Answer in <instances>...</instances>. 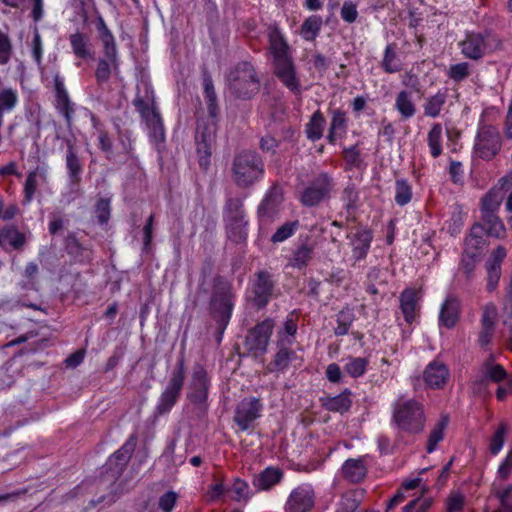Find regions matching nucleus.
Masks as SVG:
<instances>
[{"label":"nucleus","instance_id":"nucleus-60","mask_svg":"<svg viewBox=\"0 0 512 512\" xmlns=\"http://www.w3.org/2000/svg\"><path fill=\"white\" fill-rule=\"evenodd\" d=\"M96 27H97V30L99 33V38H100L101 42L103 43V46L109 45V44H112L115 42V38H114L112 32L110 31V29L107 27L102 16H98L97 22H96Z\"/></svg>","mask_w":512,"mask_h":512},{"label":"nucleus","instance_id":"nucleus-7","mask_svg":"<svg viewBox=\"0 0 512 512\" xmlns=\"http://www.w3.org/2000/svg\"><path fill=\"white\" fill-rule=\"evenodd\" d=\"M333 188L332 179L326 173L318 175L302 192L300 201L312 207L327 198Z\"/></svg>","mask_w":512,"mask_h":512},{"label":"nucleus","instance_id":"nucleus-59","mask_svg":"<svg viewBox=\"0 0 512 512\" xmlns=\"http://www.w3.org/2000/svg\"><path fill=\"white\" fill-rule=\"evenodd\" d=\"M134 106L136 107V110L141 114L145 122L151 118L155 119V116L159 114L153 105L145 102L140 98L134 100Z\"/></svg>","mask_w":512,"mask_h":512},{"label":"nucleus","instance_id":"nucleus-40","mask_svg":"<svg viewBox=\"0 0 512 512\" xmlns=\"http://www.w3.org/2000/svg\"><path fill=\"white\" fill-rule=\"evenodd\" d=\"M19 102V95L16 89L4 87L0 90V113L12 112Z\"/></svg>","mask_w":512,"mask_h":512},{"label":"nucleus","instance_id":"nucleus-55","mask_svg":"<svg viewBox=\"0 0 512 512\" xmlns=\"http://www.w3.org/2000/svg\"><path fill=\"white\" fill-rule=\"evenodd\" d=\"M280 349L277 352L274 365L277 369L283 370L289 366V364L296 359V354L293 350L287 348L286 346H279Z\"/></svg>","mask_w":512,"mask_h":512},{"label":"nucleus","instance_id":"nucleus-56","mask_svg":"<svg viewBox=\"0 0 512 512\" xmlns=\"http://www.w3.org/2000/svg\"><path fill=\"white\" fill-rule=\"evenodd\" d=\"M506 433V425L500 424L490 440L489 450L492 455H497L502 450Z\"/></svg>","mask_w":512,"mask_h":512},{"label":"nucleus","instance_id":"nucleus-24","mask_svg":"<svg viewBox=\"0 0 512 512\" xmlns=\"http://www.w3.org/2000/svg\"><path fill=\"white\" fill-rule=\"evenodd\" d=\"M399 300L405 321L412 324L416 321L419 311L417 292L414 289H405L400 294Z\"/></svg>","mask_w":512,"mask_h":512},{"label":"nucleus","instance_id":"nucleus-20","mask_svg":"<svg viewBox=\"0 0 512 512\" xmlns=\"http://www.w3.org/2000/svg\"><path fill=\"white\" fill-rule=\"evenodd\" d=\"M460 315V302L454 296H448L441 305L439 314V326L453 328L458 322Z\"/></svg>","mask_w":512,"mask_h":512},{"label":"nucleus","instance_id":"nucleus-43","mask_svg":"<svg viewBox=\"0 0 512 512\" xmlns=\"http://www.w3.org/2000/svg\"><path fill=\"white\" fill-rule=\"evenodd\" d=\"M69 40H70L72 50L78 58L85 59V58L89 57V55H90L89 47H88L89 40L84 34L79 33V32L71 34L69 37Z\"/></svg>","mask_w":512,"mask_h":512},{"label":"nucleus","instance_id":"nucleus-19","mask_svg":"<svg viewBox=\"0 0 512 512\" xmlns=\"http://www.w3.org/2000/svg\"><path fill=\"white\" fill-rule=\"evenodd\" d=\"M65 164L69 182L78 185L81 181L83 166L80 161L77 149L72 141H67Z\"/></svg>","mask_w":512,"mask_h":512},{"label":"nucleus","instance_id":"nucleus-10","mask_svg":"<svg viewBox=\"0 0 512 512\" xmlns=\"http://www.w3.org/2000/svg\"><path fill=\"white\" fill-rule=\"evenodd\" d=\"M314 490L310 485L303 484L292 490L285 508L287 512H308L314 505Z\"/></svg>","mask_w":512,"mask_h":512},{"label":"nucleus","instance_id":"nucleus-9","mask_svg":"<svg viewBox=\"0 0 512 512\" xmlns=\"http://www.w3.org/2000/svg\"><path fill=\"white\" fill-rule=\"evenodd\" d=\"M262 409L263 406L258 398H244L236 407L234 421L242 431H246L261 416Z\"/></svg>","mask_w":512,"mask_h":512},{"label":"nucleus","instance_id":"nucleus-61","mask_svg":"<svg viewBox=\"0 0 512 512\" xmlns=\"http://www.w3.org/2000/svg\"><path fill=\"white\" fill-rule=\"evenodd\" d=\"M340 16L347 23L355 22L358 17L357 5L352 1H345L341 7Z\"/></svg>","mask_w":512,"mask_h":512},{"label":"nucleus","instance_id":"nucleus-36","mask_svg":"<svg viewBox=\"0 0 512 512\" xmlns=\"http://www.w3.org/2000/svg\"><path fill=\"white\" fill-rule=\"evenodd\" d=\"M442 135V125L440 123L433 124L427 135V144L433 158H437L442 154Z\"/></svg>","mask_w":512,"mask_h":512},{"label":"nucleus","instance_id":"nucleus-41","mask_svg":"<svg viewBox=\"0 0 512 512\" xmlns=\"http://www.w3.org/2000/svg\"><path fill=\"white\" fill-rule=\"evenodd\" d=\"M313 247L303 244L298 247L289 260V265L294 268H304L312 259Z\"/></svg>","mask_w":512,"mask_h":512},{"label":"nucleus","instance_id":"nucleus-44","mask_svg":"<svg viewBox=\"0 0 512 512\" xmlns=\"http://www.w3.org/2000/svg\"><path fill=\"white\" fill-rule=\"evenodd\" d=\"M296 332V321L293 318H288L284 323L283 329L278 332V346L292 345L295 341Z\"/></svg>","mask_w":512,"mask_h":512},{"label":"nucleus","instance_id":"nucleus-1","mask_svg":"<svg viewBox=\"0 0 512 512\" xmlns=\"http://www.w3.org/2000/svg\"><path fill=\"white\" fill-rule=\"evenodd\" d=\"M392 422L396 427L409 434L421 433L426 424V415L423 403L399 396L392 403Z\"/></svg>","mask_w":512,"mask_h":512},{"label":"nucleus","instance_id":"nucleus-35","mask_svg":"<svg viewBox=\"0 0 512 512\" xmlns=\"http://www.w3.org/2000/svg\"><path fill=\"white\" fill-rule=\"evenodd\" d=\"M481 372L483 375V379L480 381L481 384H484L487 380L498 383L504 380L507 376L503 366L500 364H494L491 359L483 363Z\"/></svg>","mask_w":512,"mask_h":512},{"label":"nucleus","instance_id":"nucleus-57","mask_svg":"<svg viewBox=\"0 0 512 512\" xmlns=\"http://www.w3.org/2000/svg\"><path fill=\"white\" fill-rule=\"evenodd\" d=\"M299 222L298 221H292L287 222L283 224L281 227H279L276 232L272 235L271 240L274 243L283 242L289 237H291L296 229L298 228Z\"/></svg>","mask_w":512,"mask_h":512},{"label":"nucleus","instance_id":"nucleus-28","mask_svg":"<svg viewBox=\"0 0 512 512\" xmlns=\"http://www.w3.org/2000/svg\"><path fill=\"white\" fill-rule=\"evenodd\" d=\"M394 108L403 119L412 118L416 113L412 93L407 90L400 91L395 98Z\"/></svg>","mask_w":512,"mask_h":512},{"label":"nucleus","instance_id":"nucleus-58","mask_svg":"<svg viewBox=\"0 0 512 512\" xmlns=\"http://www.w3.org/2000/svg\"><path fill=\"white\" fill-rule=\"evenodd\" d=\"M179 496L175 491H168L159 497L158 506L162 512H172Z\"/></svg>","mask_w":512,"mask_h":512},{"label":"nucleus","instance_id":"nucleus-46","mask_svg":"<svg viewBox=\"0 0 512 512\" xmlns=\"http://www.w3.org/2000/svg\"><path fill=\"white\" fill-rule=\"evenodd\" d=\"M84 111L90 116L92 125L97 131L99 148L105 152L111 151L112 141L110 140L107 132L103 129L100 121L89 110L84 109Z\"/></svg>","mask_w":512,"mask_h":512},{"label":"nucleus","instance_id":"nucleus-53","mask_svg":"<svg viewBox=\"0 0 512 512\" xmlns=\"http://www.w3.org/2000/svg\"><path fill=\"white\" fill-rule=\"evenodd\" d=\"M13 45L7 32L0 29V65H6L11 60Z\"/></svg>","mask_w":512,"mask_h":512},{"label":"nucleus","instance_id":"nucleus-11","mask_svg":"<svg viewBox=\"0 0 512 512\" xmlns=\"http://www.w3.org/2000/svg\"><path fill=\"white\" fill-rule=\"evenodd\" d=\"M273 284L269 273L261 271L257 273L252 284L249 299L258 309L263 308L269 302L272 294Z\"/></svg>","mask_w":512,"mask_h":512},{"label":"nucleus","instance_id":"nucleus-3","mask_svg":"<svg viewBox=\"0 0 512 512\" xmlns=\"http://www.w3.org/2000/svg\"><path fill=\"white\" fill-rule=\"evenodd\" d=\"M230 91L241 99H250L258 93L260 82L249 62L237 64L227 76Z\"/></svg>","mask_w":512,"mask_h":512},{"label":"nucleus","instance_id":"nucleus-14","mask_svg":"<svg viewBox=\"0 0 512 512\" xmlns=\"http://www.w3.org/2000/svg\"><path fill=\"white\" fill-rule=\"evenodd\" d=\"M274 73L281 83L295 94H300V80L292 58L274 64Z\"/></svg>","mask_w":512,"mask_h":512},{"label":"nucleus","instance_id":"nucleus-37","mask_svg":"<svg viewBox=\"0 0 512 512\" xmlns=\"http://www.w3.org/2000/svg\"><path fill=\"white\" fill-rule=\"evenodd\" d=\"M24 242V235L14 227L3 229L0 232V245L5 249H17L21 247Z\"/></svg>","mask_w":512,"mask_h":512},{"label":"nucleus","instance_id":"nucleus-34","mask_svg":"<svg viewBox=\"0 0 512 512\" xmlns=\"http://www.w3.org/2000/svg\"><path fill=\"white\" fill-rule=\"evenodd\" d=\"M349 395L350 391L345 390L339 395L325 398L323 400V405L329 411L343 413L347 411L351 406V399Z\"/></svg>","mask_w":512,"mask_h":512},{"label":"nucleus","instance_id":"nucleus-39","mask_svg":"<svg viewBox=\"0 0 512 512\" xmlns=\"http://www.w3.org/2000/svg\"><path fill=\"white\" fill-rule=\"evenodd\" d=\"M369 365L368 358L365 357H348L343 366L347 375L352 378H359L363 376Z\"/></svg>","mask_w":512,"mask_h":512},{"label":"nucleus","instance_id":"nucleus-18","mask_svg":"<svg viewBox=\"0 0 512 512\" xmlns=\"http://www.w3.org/2000/svg\"><path fill=\"white\" fill-rule=\"evenodd\" d=\"M449 377L450 374L447 366L437 360L430 362L424 371V381L433 389L443 388Z\"/></svg>","mask_w":512,"mask_h":512},{"label":"nucleus","instance_id":"nucleus-12","mask_svg":"<svg viewBox=\"0 0 512 512\" xmlns=\"http://www.w3.org/2000/svg\"><path fill=\"white\" fill-rule=\"evenodd\" d=\"M50 167L48 163L41 162L35 169L30 171L24 183V199L25 202L30 203L39 187L48 183Z\"/></svg>","mask_w":512,"mask_h":512},{"label":"nucleus","instance_id":"nucleus-31","mask_svg":"<svg viewBox=\"0 0 512 512\" xmlns=\"http://www.w3.org/2000/svg\"><path fill=\"white\" fill-rule=\"evenodd\" d=\"M449 418L447 415H442L440 419L435 423L430 431L426 450L428 453L435 451L439 442L444 438L445 430L448 426Z\"/></svg>","mask_w":512,"mask_h":512},{"label":"nucleus","instance_id":"nucleus-51","mask_svg":"<svg viewBox=\"0 0 512 512\" xmlns=\"http://www.w3.org/2000/svg\"><path fill=\"white\" fill-rule=\"evenodd\" d=\"M149 130H150V138L154 143H162L165 139L164 126L162 123V119L160 114L155 116V119H149L146 121Z\"/></svg>","mask_w":512,"mask_h":512},{"label":"nucleus","instance_id":"nucleus-8","mask_svg":"<svg viewBox=\"0 0 512 512\" xmlns=\"http://www.w3.org/2000/svg\"><path fill=\"white\" fill-rule=\"evenodd\" d=\"M462 55L471 60H480L492 50L490 38L481 33H467L458 43Z\"/></svg>","mask_w":512,"mask_h":512},{"label":"nucleus","instance_id":"nucleus-5","mask_svg":"<svg viewBox=\"0 0 512 512\" xmlns=\"http://www.w3.org/2000/svg\"><path fill=\"white\" fill-rule=\"evenodd\" d=\"M500 148L501 136L498 129L492 125H480L474 145L475 154L484 160H489L499 152Z\"/></svg>","mask_w":512,"mask_h":512},{"label":"nucleus","instance_id":"nucleus-42","mask_svg":"<svg viewBox=\"0 0 512 512\" xmlns=\"http://www.w3.org/2000/svg\"><path fill=\"white\" fill-rule=\"evenodd\" d=\"M412 187L404 179H397L395 182V195L394 200L397 205L405 206L412 199Z\"/></svg>","mask_w":512,"mask_h":512},{"label":"nucleus","instance_id":"nucleus-63","mask_svg":"<svg viewBox=\"0 0 512 512\" xmlns=\"http://www.w3.org/2000/svg\"><path fill=\"white\" fill-rule=\"evenodd\" d=\"M343 153L344 159L349 165L359 167L360 164L362 163V159L360 157V152L357 148V145L345 147L343 149Z\"/></svg>","mask_w":512,"mask_h":512},{"label":"nucleus","instance_id":"nucleus-23","mask_svg":"<svg viewBox=\"0 0 512 512\" xmlns=\"http://www.w3.org/2000/svg\"><path fill=\"white\" fill-rule=\"evenodd\" d=\"M268 38L274 64L291 58L289 46L284 39L283 34L277 28L270 29Z\"/></svg>","mask_w":512,"mask_h":512},{"label":"nucleus","instance_id":"nucleus-30","mask_svg":"<svg viewBox=\"0 0 512 512\" xmlns=\"http://www.w3.org/2000/svg\"><path fill=\"white\" fill-rule=\"evenodd\" d=\"M446 100L447 92L445 90H439L436 94L429 96L423 105L425 116L431 118L438 117Z\"/></svg>","mask_w":512,"mask_h":512},{"label":"nucleus","instance_id":"nucleus-21","mask_svg":"<svg viewBox=\"0 0 512 512\" xmlns=\"http://www.w3.org/2000/svg\"><path fill=\"white\" fill-rule=\"evenodd\" d=\"M484 227L477 223L472 226L470 234L466 237L464 242V251L466 255L471 257H480L483 251V248L486 245L484 239Z\"/></svg>","mask_w":512,"mask_h":512},{"label":"nucleus","instance_id":"nucleus-13","mask_svg":"<svg viewBox=\"0 0 512 512\" xmlns=\"http://www.w3.org/2000/svg\"><path fill=\"white\" fill-rule=\"evenodd\" d=\"M136 446V438L131 436L120 449H118L107 461L106 469L111 471L112 477L120 476L124 466L129 461Z\"/></svg>","mask_w":512,"mask_h":512},{"label":"nucleus","instance_id":"nucleus-49","mask_svg":"<svg viewBox=\"0 0 512 512\" xmlns=\"http://www.w3.org/2000/svg\"><path fill=\"white\" fill-rule=\"evenodd\" d=\"M354 320V314L350 309H343L337 315V326L334 329V333L337 336L346 335L349 328Z\"/></svg>","mask_w":512,"mask_h":512},{"label":"nucleus","instance_id":"nucleus-26","mask_svg":"<svg viewBox=\"0 0 512 512\" xmlns=\"http://www.w3.org/2000/svg\"><path fill=\"white\" fill-rule=\"evenodd\" d=\"M497 310L494 306H486L482 315V330L479 334V345L481 347L487 346L494 335V328L496 323Z\"/></svg>","mask_w":512,"mask_h":512},{"label":"nucleus","instance_id":"nucleus-45","mask_svg":"<svg viewBox=\"0 0 512 512\" xmlns=\"http://www.w3.org/2000/svg\"><path fill=\"white\" fill-rule=\"evenodd\" d=\"M230 491L233 493L232 498L235 501H248L254 495L247 481L236 478L234 479Z\"/></svg>","mask_w":512,"mask_h":512},{"label":"nucleus","instance_id":"nucleus-15","mask_svg":"<svg viewBox=\"0 0 512 512\" xmlns=\"http://www.w3.org/2000/svg\"><path fill=\"white\" fill-rule=\"evenodd\" d=\"M274 322L271 319H265L257 324L249 333L247 342L250 349L256 351H266L272 331Z\"/></svg>","mask_w":512,"mask_h":512},{"label":"nucleus","instance_id":"nucleus-38","mask_svg":"<svg viewBox=\"0 0 512 512\" xmlns=\"http://www.w3.org/2000/svg\"><path fill=\"white\" fill-rule=\"evenodd\" d=\"M322 18L318 15L309 16L302 24L300 35L306 41H313L319 35Z\"/></svg>","mask_w":512,"mask_h":512},{"label":"nucleus","instance_id":"nucleus-29","mask_svg":"<svg viewBox=\"0 0 512 512\" xmlns=\"http://www.w3.org/2000/svg\"><path fill=\"white\" fill-rule=\"evenodd\" d=\"M342 472L349 481L360 482L366 475V468L362 459H348L342 466Z\"/></svg>","mask_w":512,"mask_h":512},{"label":"nucleus","instance_id":"nucleus-4","mask_svg":"<svg viewBox=\"0 0 512 512\" xmlns=\"http://www.w3.org/2000/svg\"><path fill=\"white\" fill-rule=\"evenodd\" d=\"M224 217L229 238L236 242L244 241L247 236V220L242 200L229 198L225 205Z\"/></svg>","mask_w":512,"mask_h":512},{"label":"nucleus","instance_id":"nucleus-62","mask_svg":"<svg viewBox=\"0 0 512 512\" xmlns=\"http://www.w3.org/2000/svg\"><path fill=\"white\" fill-rule=\"evenodd\" d=\"M226 491L227 489L222 481L216 482L208 487L205 493V499L208 502L217 501L225 494Z\"/></svg>","mask_w":512,"mask_h":512},{"label":"nucleus","instance_id":"nucleus-25","mask_svg":"<svg viewBox=\"0 0 512 512\" xmlns=\"http://www.w3.org/2000/svg\"><path fill=\"white\" fill-rule=\"evenodd\" d=\"M347 134V117L340 109L332 112V118L327 135V141L330 144H336L338 140L345 138Z\"/></svg>","mask_w":512,"mask_h":512},{"label":"nucleus","instance_id":"nucleus-47","mask_svg":"<svg viewBox=\"0 0 512 512\" xmlns=\"http://www.w3.org/2000/svg\"><path fill=\"white\" fill-rule=\"evenodd\" d=\"M55 107L65 118L68 127L72 125L75 104L71 102L69 95L56 97Z\"/></svg>","mask_w":512,"mask_h":512},{"label":"nucleus","instance_id":"nucleus-48","mask_svg":"<svg viewBox=\"0 0 512 512\" xmlns=\"http://www.w3.org/2000/svg\"><path fill=\"white\" fill-rule=\"evenodd\" d=\"M501 201L502 196L496 190L488 192L482 199V215L495 214L501 204Z\"/></svg>","mask_w":512,"mask_h":512},{"label":"nucleus","instance_id":"nucleus-64","mask_svg":"<svg viewBox=\"0 0 512 512\" xmlns=\"http://www.w3.org/2000/svg\"><path fill=\"white\" fill-rule=\"evenodd\" d=\"M504 313L506 314L504 324L512 330V279L510 280L506 291Z\"/></svg>","mask_w":512,"mask_h":512},{"label":"nucleus","instance_id":"nucleus-27","mask_svg":"<svg viewBox=\"0 0 512 512\" xmlns=\"http://www.w3.org/2000/svg\"><path fill=\"white\" fill-rule=\"evenodd\" d=\"M283 477L279 468L267 467L253 478V485L258 491H267L277 485Z\"/></svg>","mask_w":512,"mask_h":512},{"label":"nucleus","instance_id":"nucleus-6","mask_svg":"<svg viewBox=\"0 0 512 512\" xmlns=\"http://www.w3.org/2000/svg\"><path fill=\"white\" fill-rule=\"evenodd\" d=\"M185 379V369L184 362L180 360L177 365V369L172 373V376L160 395L158 399V403L156 406V410L158 414L168 413L172 407L175 405L180 392L183 388Z\"/></svg>","mask_w":512,"mask_h":512},{"label":"nucleus","instance_id":"nucleus-22","mask_svg":"<svg viewBox=\"0 0 512 512\" xmlns=\"http://www.w3.org/2000/svg\"><path fill=\"white\" fill-rule=\"evenodd\" d=\"M209 380L207 372L202 367H196L193 371L191 388L193 392L190 398L195 403H202L207 398Z\"/></svg>","mask_w":512,"mask_h":512},{"label":"nucleus","instance_id":"nucleus-32","mask_svg":"<svg viewBox=\"0 0 512 512\" xmlns=\"http://www.w3.org/2000/svg\"><path fill=\"white\" fill-rule=\"evenodd\" d=\"M484 232L489 236L502 239L506 235V228L501 219L496 214L482 215Z\"/></svg>","mask_w":512,"mask_h":512},{"label":"nucleus","instance_id":"nucleus-54","mask_svg":"<svg viewBox=\"0 0 512 512\" xmlns=\"http://www.w3.org/2000/svg\"><path fill=\"white\" fill-rule=\"evenodd\" d=\"M470 73V65L467 62L453 64L447 71L448 77L454 82H461L465 80L469 77Z\"/></svg>","mask_w":512,"mask_h":512},{"label":"nucleus","instance_id":"nucleus-2","mask_svg":"<svg viewBox=\"0 0 512 512\" xmlns=\"http://www.w3.org/2000/svg\"><path fill=\"white\" fill-rule=\"evenodd\" d=\"M263 176L264 163L256 152L242 151L234 157L232 177L238 187H250L260 181Z\"/></svg>","mask_w":512,"mask_h":512},{"label":"nucleus","instance_id":"nucleus-16","mask_svg":"<svg viewBox=\"0 0 512 512\" xmlns=\"http://www.w3.org/2000/svg\"><path fill=\"white\" fill-rule=\"evenodd\" d=\"M283 201L282 189L277 185L272 186L266 193L258 207V216L261 219L271 220L278 213Z\"/></svg>","mask_w":512,"mask_h":512},{"label":"nucleus","instance_id":"nucleus-33","mask_svg":"<svg viewBox=\"0 0 512 512\" xmlns=\"http://www.w3.org/2000/svg\"><path fill=\"white\" fill-rule=\"evenodd\" d=\"M325 126V118L320 110H317L311 116L306 124V135L311 141H317L322 138Z\"/></svg>","mask_w":512,"mask_h":512},{"label":"nucleus","instance_id":"nucleus-17","mask_svg":"<svg viewBox=\"0 0 512 512\" xmlns=\"http://www.w3.org/2000/svg\"><path fill=\"white\" fill-rule=\"evenodd\" d=\"M352 247V258L354 263L363 260L370 249L373 239L372 233L366 229H357L347 235Z\"/></svg>","mask_w":512,"mask_h":512},{"label":"nucleus","instance_id":"nucleus-50","mask_svg":"<svg viewBox=\"0 0 512 512\" xmlns=\"http://www.w3.org/2000/svg\"><path fill=\"white\" fill-rule=\"evenodd\" d=\"M382 67L387 73H396L402 68V63L398 59L391 45H388L385 49Z\"/></svg>","mask_w":512,"mask_h":512},{"label":"nucleus","instance_id":"nucleus-52","mask_svg":"<svg viewBox=\"0 0 512 512\" xmlns=\"http://www.w3.org/2000/svg\"><path fill=\"white\" fill-rule=\"evenodd\" d=\"M201 141L199 140V135L197 134L196 140H197V154H198V160L199 165L203 169H207L210 165V156H211V150L210 145L208 143V140L205 138L204 135L201 136Z\"/></svg>","mask_w":512,"mask_h":512}]
</instances>
